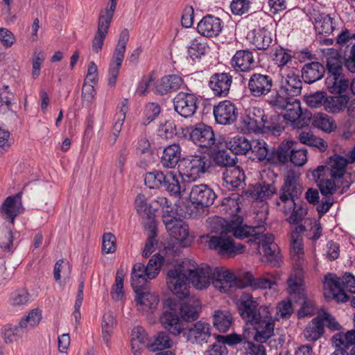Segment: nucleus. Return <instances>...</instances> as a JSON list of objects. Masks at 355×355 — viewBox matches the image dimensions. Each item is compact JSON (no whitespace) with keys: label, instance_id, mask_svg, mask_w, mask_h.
Segmentation results:
<instances>
[{"label":"nucleus","instance_id":"a211bd4d","mask_svg":"<svg viewBox=\"0 0 355 355\" xmlns=\"http://www.w3.org/2000/svg\"><path fill=\"white\" fill-rule=\"evenodd\" d=\"M259 248L262 249L263 257L270 264L275 266L279 263L280 256L279 253V248L274 242V236L272 234L261 233L257 237V242Z\"/></svg>","mask_w":355,"mask_h":355},{"label":"nucleus","instance_id":"58836bf2","mask_svg":"<svg viewBox=\"0 0 355 355\" xmlns=\"http://www.w3.org/2000/svg\"><path fill=\"white\" fill-rule=\"evenodd\" d=\"M325 85L331 94H342L349 88V80L344 74L327 75Z\"/></svg>","mask_w":355,"mask_h":355},{"label":"nucleus","instance_id":"f03ea898","mask_svg":"<svg viewBox=\"0 0 355 355\" xmlns=\"http://www.w3.org/2000/svg\"><path fill=\"white\" fill-rule=\"evenodd\" d=\"M302 193V186L300 174L288 172L284 183L279 190V198L275 201V205L284 214H291L286 220L290 224H299L307 214L305 205L296 202Z\"/></svg>","mask_w":355,"mask_h":355},{"label":"nucleus","instance_id":"052dcab7","mask_svg":"<svg viewBox=\"0 0 355 355\" xmlns=\"http://www.w3.org/2000/svg\"><path fill=\"white\" fill-rule=\"evenodd\" d=\"M239 197L238 196L233 195L230 198H225L223 202V209L232 216L231 219H235L236 216H239L238 213L241 207L239 206Z\"/></svg>","mask_w":355,"mask_h":355},{"label":"nucleus","instance_id":"13d9d810","mask_svg":"<svg viewBox=\"0 0 355 355\" xmlns=\"http://www.w3.org/2000/svg\"><path fill=\"white\" fill-rule=\"evenodd\" d=\"M293 146H294V142L292 141L282 142L276 152H272L275 159L274 163L277 162L286 163L288 159L290 160L291 150L293 148Z\"/></svg>","mask_w":355,"mask_h":355},{"label":"nucleus","instance_id":"774afa93","mask_svg":"<svg viewBox=\"0 0 355 355\" xmlns=\"http://www.w3.org/2000/svg\"><path fill=\"white\" fill-rule=\"evenodd\" d=\"M178 309L180 310L182 318L184 321H194L199 317L197 308L187 302H184L181 304H178Z\"/></svg>","mask_w":355,"mask_h":355},{"label":"nucleus","instance_id":"72a5a7b5","mask_svg":"<svg viewBox=\"0 0 355 355\" xmlns=\"http://www.w3.org/2000/svg\"><path fill=\"white\" fill-rule=\"evenodd\" d=\"M247 38L258 50L268 49L272 42L271 33L265 28H259L250 31Z\"/></svg>","mask_w":355,"mask_h":355},{"label":"nucleus","instance_id":"37998d69","mask_svg":"<svg viewBox=\"0 0 355 355\" xmlns=\"http://www.w3.org/2000/svg\"><path fill=\"white\" fill-rule=\"evenodd\" d=\"M324 334V321L320 317L313 318L304 331V336L307 340L315 341Z\"/></svg>","mask_w":355,"mask_h":355},{"label":"nucleus","instance_id":"ea45409f","mask_svg":"<svg viewBox=\"0 0 355 355\" xmlns=\"http://www.w3.org/2000/svg\"><path fill=\"white\" fill-rule=\"evenodd\" d=\"M253 159H257L259 162L266 161V163L272 164L275 162L273 157V153L270 152L267 148L266 143L262 140L254 141L251 144Z\"/></svg>","mask_w":355,"mask_h":355},{"label":"nucleus","instance_id":"3c124183","mask_svg":"<svg viewBox=\"0 0 355 355\" xmlns=\"http://www.w3.org/2000/svg\"><path fill=\"white\" fill-rule=\"evenodd\" d=\"M116 324V321L112 313L108 312L103 315L101 322L102 336L107 347H110L109 343Z\"/></svg>","mask_w":355,"mask_h":355},{"label":"nucleus","instance_id":"5fc2aeb1","mask_svg":"<svg viewBox=\"0 0 355 355\" xmlns=\"http://www.w3.org/2000/svg\"><path fill=\"white\" fill-rule=\"evenodd\" d=\"M135 208L138 214L141 216H146L148 219L155 216V209L147 202L146 198L143 194H139L135 199Z\"/></svg>","mask_w":355,"mask_h":355},{"label":"nucleus","instance_id":"864d4df0","mask_svg":"<svg viewBox=\"0 0 355 355\" xmlns=\"http://www.w3.org/2000/svg\"><path fill=\"white\" fill-rule=\"evenodd\" d=\"M166 178V173L155 170L146 174L145 184L150 189L163 188Z\"/></svg>","mask_w":355,"mask_h":355},{"label":"nucleus","instance_id":"412c9836","mask_svg":"<svg viewBox=\"0 0 355 355\" xmlns=\"http://www.w3.org/2000/svg\"><path fill=\"white\" fill-rule=\"evenodd\" d=\"M216 196L214 191L207 185L195 184L191 187L189 200L193 204L201 207H207L214 203Z\"/></svg>","mask_w":355,"mask_h":355},{"label":"nucleus","instance_id":"393cba45","mask_svg":"<svg viewBox=\"0 0 355 355\" xmlns=\"http://www.w3.org/2000/svg\"><path fill=\"white\" fill-rule=\"evenodd\" d=\"M185 86L182 77L175 74L164 76L157 80L153 88L155 93L164 95L169 92L177 91Z\"/></svg>","mask_w":355,"mask_h":355},{"label":"nucleus","instance_id":"39448f33","mask_svg":"<svg viewBox=\"0 0 355 355\" xmlns=\"http://www.w3.org/2000/svg\"><path fill=\"white\" fill-rule=\"evenodd\" d=\"M323 286L326 297L345 302L349 298L346 291L355 293V277L350 273H345L340 278L334 274L328 273L324 277Z\"/></svg>","mask_w":355,"mask_h":355},{"label":"nucleus","instance_id":"f3484780","mask_svg":"<svg viewBox=\"0 0 355 355\" xmlns=\"http://www.w3.org/2000/svg\"><path fill=\"white\" fill-rule=\"evenodd\" d=\"M189 137L195 144L202 148H211L216 144L211 127L204 123H198L191 127Z\"/></svg>","mask_w":355,"mask_h":355},{"label":"nucleus","instance_id":"5701e85b","mask_svg":"<svg viewBox=\"0 0 355 355\" xmlns=\"http://www.w3.org/2000/svg\"><path fill=\"white\" fill-rule=\"evenodd\" d=\"M223 25V21L219 17L207 15L198 22L197 31L200 35L206 37H217L221 33Z\"/></svg>","mask_w":355,"mask_h":355},{"label":"nucleus","instance_id":"6e6552de","mask_svg":"<svg viewBox=\"0 0 355 355\" xmlns=\"http://www.w3.org/2000/svg\"><path fill=\"white\" fill-rule=\"evenodd\" d=\"M210 166L209 158L203 154L189 155L183 158L179 165V173L189 181L200 178Z\"/></svg>","mask_w":355,"mask_h":355},{"label":"nucleus","instance_id":"7ed1b4c3","mask_svg":"<svg viewBox=\"0 0 355 355\" xmlns=\"http://www.w3.org/2000/svg\"><path fill=\"white\" fill-rule=\"evenodd\" d=\"M285 112L281 114H274L273 120L275 123V135H279L285 128L287 123H290L294 128H302L308 125L311 114L309 112H302L300 100L294 98L284 108Z\"/></svg>","mask_w":355,"mask_h":355},{"label":"nucleus","instance_id":"c85d7f7f","mask_svg":"<svg viewBox=\"0 0 355 355\" xmlns=\"http://www.w3.org/2000/svg\"><path fill=\"white\" fill-rule=\"evenodd\" d=\"M136 293L135 301L137 310L141 312H153L159 302V295L156 293L139 292V288L135 289Z\"/></svg>","mask_w":355,"mask_h":355},{"label":"nucleus","instance_id":"2eb2a0df","mask_svg":"<svg viewBox=\"0 0 355 355\" xmlns=\"http://www.w3.org/2000/svg\"><path fill=\"white\" fill-rule=\"evenodd\" d=\"M182 334L191 343L202 345L207 343L211 337L210 325L199 320L191 326L184 327Z\"/></svg>","mask_w":355,"mask_h":355},{"label":"nucleus","instance_id":"0eeeda50","mask_svg":"<svg viewBox=\"0 0 355 355\" xmlns=\"http://www.w3.org/2000/svg\"><path fill=\"white\" fill-rule=\"evenodd\" d=\"M189 261L184 260L181 264L170 269L166 275V284L169 290L180 299L189 296V277L187 273Z\"/></svg>","mask_w":355,"mask_h":355},{"label":"nucleus","instance_id":"f257e3e1","mask_svg":"<svg viewBox=\"0 0 355 355\" xmlns=\"http://www.w3.org/2000/svg\"><path fill=\"white\" fill-rule=\"evenodd\" d=\"M237 306L242 319L253 327L255 341L263 343L274 335L275 320L270 306L262 305L258 308V302L247 293L241 295Z\"/></svg>","mask_w":355,"mask_h":355},{"label":"nucleus","instance_id":"0e129e2a","mask_svg":"<svg viewBox=\"0 0 355 355\" xmlns=\"http://www.w3.org/2000/svg\"><path fill=\"white\" fill-rule=\"evenodd\" d=\"M15 96L7 85L0 89V112L5 113L10 110Z\"/></svg>","mask_w":355,"mask_h":355},{"label":"nucleus","instance_id":"aec40b11","mask_svg":"<svg viewBox=\"0 0 355 355\" xmlns=\"http://www.w3.org/2000/svg\"><path fill=\"white\" fill-rule=\"evenodd\" d=\"M279 88L281 93L289 97L299 96L302 89V83L300 76L292 69H290L286 73H282Z\"/></svg>","mask_w":355,"mask_h":355},{"label":"nucleus","instance_id":"6e6d98bb","mask_svg":"<svg viewBox=\"0 0 355 355\" xmlns=\"http://www.w3.org/2000/svg\"><path fill=\"white\" fill-rule=\"evenodd\" d=\"M283 94L280 92V89L276 91L268 97L267 100L268 103L275 110L282 111L293 99L288 96H284Z\"/></svg>","mask_w":355,"mask_h":355},{"label":"nucleus","instance_id":"f704fd0d","mask_svg":"<svg viewBox=\"0 0 355 355\" xmlns=\"http://www.w3.org/2000/svg\"><path fill=\"white\" fill-rule=\"evenodd\" d=\"M112 17L99 13L97 31L92 42V49L98 53L102 49Z\"/></svg>","mask_w":355,"mask_h":355},{"label":"nucleus","instance_id":"4c0bfd02","mask_svg":"<svg viewBox=\"0 0 355 355\" xmlns=\"http://www.w3.org/2000/svg\"><path fill=\"white\" fill-rule=\"evenodd\" d=\"M324 74V68L318 62H312L304 64L302 69V78L308 84L321 79Z\"/></svg>","mask_w":355,"mask_h":355},{"label":"nucleus","instance_id":"de8ad7c7","mask_svg":"<svg viewBox=\"0 0 355 355\" xmlns=\"http://www.w3.org/2000/svg\"><path fill=\"white\" fill-rule=\"evenodd\" d=\"M228 148L235 155H245L251 146V143L244 137L235 136L227 143Z\"/></svg>","mask_w":355,"mask_h":355},{"label":"nucleus","instance_id":"79ce46f5","mask_svg":"<svg viewBox=\"0 0 355 355\" xmlns=\"http://www.w3.org/2000/svg\"><path fill=\"white\" fill-rule=\"evenodd\" d=\"M209 51L207 42L202 37H198L192 40L188 46V54L193 60L200 59Z\"/></svg>","mask_w":355,"mask_h":355},{"label":"nucleus","instance_id":"680f3d73","mask_svg":"<svg viewBox=\"0 0 355 355\" xmlns=\"http://www.w3.org/2000/svg\"><path fill=\"white\" fill-rule=\"evenodd\" d=\"M313 124L325 132H331L335 128L332 119L323 113L314 115Z\"/></svg>","mask_w":355,"mask_h":355},{"label":"nucleus","instance_id":"6ab92c4d","mask_svg":"<svg viewBox=\"0 0 355 355\" xmlns=\"http://www.w3.org/2000/svg\"><path fill=\"white\" fill-rule=\"evenodd\" d=\"M287 292L293 298L297 301L306 299L304 272L301 266L295 267L287 279Z\"/></svg>","mask_w":355,"mask_h":355},{"label":"nucleus","instance_id":"c03bdc74","mask_svg":"<svg viewBox=\"0 0 355 355\" xmlns=\"http://www.w3.org/2000/svg\"><path fill=\"white\" fill-rule=\"evenodd\" d=\"M148 272L146 270L144 264L136 263L132 270L131 285L133 289L141 288L148 279L147 275Z\"/></svg>","mask_w":355,"mask_h":355},{"label":"nucleus","instance_id":"2f4dec72","mask_svg":"<svg viewBox=\"0 0 355 355\" xmlns=\"http://www.w3.org/2000/svg\"><path fill=\"white\" fill-rule=\"evenodd\" d=\"M163 189L170 195L180 198L187 189L184 177L180 173L177 174L174 171H167Z\"/></svg>","mask_w":355,"mask_h":355},{"label":"nucleus","instance_id":"c9c22d12","mask_svg":"<svg viewBox=\"0 0 355 355\" xmlns=\"http://www.w3.org/2000/svg\"><path fill=\"white\" fill-rule=\"evenodd\" d=\"M254 122L262 129V132H270L275 135V123L273 114L268 116L264 110L259 107H252L248 113Z\"/></svg>","mask_w":355,"mask_h":355},{"label":"nucleus","instance_id":"9b49d317","mask_svg":"<svg viewBox=\"0 0 355 355\" xmlns=\"http://www.w3.org/2000/svg\"><path fill=\"white\" fill-rule=\"evenodd\" d=\"M175 111L184 118L193 116L198 107L200 103L199 96L191 92H180L178 93L173 100Z\"/></svg>","mask_w":355,"mask_h":355},{"label":"nucleus","instance_id":"a18cd8bd","mask_svg":"<svg viewBox=\"0 0 355 355\" xmlns=\"http://www.w3.org/2000/svg\"><path fill=\"white\" fill-rule=\"evenodd\" d=\"M316 32L321 35H329L334 30L333 19L325 13H320L314 17Z\"/></svg>","mask_w":355,"mask_h":355},{"label":"nucleus","instance_id":"e433bc0d","mask_svg":"<svg viewBox=\"0 0 355 355\" xmlns=\"http://www.w3.org/2000/svg\"><path fill=\"white\" fill-rule=\"evenodd\" d=\"M181 147L178 144H173L166 147L161 157V164L164 168H173L180 162Z\"/></svg>","mask_w":355,"mask_h":355},{"label":"nucleus","instance_id":"a19ab883","mask_svg":"<svg viewBox=\"0 0 355 355\" xmlns=\"http://www.w3.org/2000/svg\"><path fill=\"white\" fill-rule=\"evenodd\" d=\"M326 60L327 75L343 74L342 58L338 51L332 48L327 49Z\"/></svg>","mask_w":355,"mask_h":355},{"label":"nucleus","instance_id":"c756f323","mask_svg":"<svg viewBox=\"0 0 355 355\" xmlns=\"http://www.w3.org/2000/svg\"><path fill=\"white\" fill-rule=\"evenodd\" d=\"M347 164L345 157L335 155L329 158L327 166H319L318 168L325 171L330 177L340 180L344 177Z\"/></svg>","mask_w":355,"mask_h":355},{"label":"nucleus","instance_id":"603ef678","mask_svg":"<svg viewBox=\"0 0 355 355\" xmlns=\"http://www.w3.org/2000/svg\"><path fill=\"white\" fill-rule=\"evenodd\" d=\"M348 101V98L343 95L338 96H327L324 107L328 112L338 113L345 107Z\"/></svg>","mask_w":355,"mask_h":355},{"label":"nucleus","instance_id":"4be33fe9","mask_svg":"<svg viewBox=\"0 0 355 355\" xmlns=\"http://www.w3.org/2000/svg\"><path fill=\"white\" fill-rule=\"evenodd\" d=\"M211 283L221 293H228L236 286V277L230 270L215 268Z\"/></svg>","mask_w":355,"mask_h":355},{"label":"nucleus","instance_id":"b1692460","mask_svg":"<svg viewBox=\"0 0 355 355\" xmlns=\"http://www.w3.org/2000/svg\"><path fill=\"white\" fill-rule=\"evenodd\" d=\"M23 211L21 196L17 193L6 198L0 207V214L3 218L14 223L15 218Z\"/></svg>","mask_w":355,"mask_h":355},{"label":"nucleus","instance_id":"1a4fd4ad","mask_svg":"<svg viewBox=\"0 0 355 355\" xmlns=\"http://www.w3.org/2000/svg\"><path fill=\"white\" fill-rule=\"evenodd\" d=\"M178 303L172 299H167L164 302V310L159 317L162 327L170 334L178 336L184 330L182 320L178 315Z\"/></svg>","mask_w":355,"mask_h":355},{"label":"nucleus","instance_id":"09e8293b","mask_svg":"<svg viewBox=\"0 0 355 355\" xmlns=\"http://www.w3.org/2000/svg\"><path fill=\"white\" fill-rule=\"evenodd\" d=\"M31 302V295L24 288H19L10 293L9 296L10 304L16 308L24 309Z\"/></svg>","mask_w":355,"mask_h":355},{"label":"nucleus","instance_id":"dca6fc26","mask_svg":"<svg viewBox=\"0 0 355 355\" xmlns=\"http://www.w3.org/2000/svg\"><path fill=\"white\" fill-rule=\"evenodd\" d=\"M214 116L216 121L221 125H231L239 116V110L236 105L228 100L220 101L214 105Z\"/></svg>","mask_w":355,"mask_h":355},{"label":"nucleus","instance_id":"cd10ccee","mask_svg":"<svg viewBox=\"0 0 355 355\" xmlns=\"http://www.w3.org/2000/svg\"><path fill=\"white\" fill-rule=\"evenodd\" d=\"M232 76L229 73H216L209 80V85L216 96L225 97L230 92Z\"/></svg>","mask_w":355,"mask_h":355},{"label":"nucleus","instance_id":"7c9ffc66","mask_svg":"<svg viewBox=\"0 0 355 355\" xmlns=\"http://www.w3.org/2000/svg\"><path fill=\"white\" fill-rule=\"evenodd\" d=\"M277 189L272 184L261 182L249 188L245 191V196L252 201L264 202L270 198Z\"/></svg>","mask_w":355,"mask_h":355},{"label":"nucleus","instance_id":"9d476101","mask_svg":"<svg viewBox=\"0 0 355 355\" xmlns=\"http://www.w3.org/2000/svg\"><path fill=\"white\" fill-rule=\"evenodd\" d=\"M129 37L128 30L126 28L123 29L120 33L118 43L114 49L112 58L109 66L107 82L108 85L111 87H114L116 85L119 70L124 59L126 44L129 40Z\"/></svg>","mask_w":355,"mask_h":355},{"label":"nucleus","instance_id":"69168bd1","mask_svg":"<svg viewBox=\"0 0 355 355\" xmlns=\"http://www.w3.org/2000/svg\"><path fill=\"white\" fill-rule=\"evenodd\" d=\"M163 260V257L160 256L158 254L153 255L150 259L147 266H145L146 270L148 272L147 276L150 279H153L157 276L160 271Z\"/></svg>","mask_w":355,"mask_h":355},{"label":"nucleus","instance_id":"423d86ee","mask_svg":"<svg viewBox=\"0 0 355 355\" xmlns=\"http://www.w3.org/2000/svg\"><path fill=\"white\" fill-rule=\"evenodd\" d=\"M214 225H222L224 226L226 233L232 234L236 238L243 239L248 237H252L249 239L250 242H257V237L265 231L264 226H247L243 225L241 216H236L235 219H225L216 216L212 219Z\"/></svg>","mask_w":355,"mask_h":355},{"label":"nucleus","instance_id":"bf43d9fd","mask_svg":"<svg viewBox=\"0 0 355 355\" xmlns=\"http://www.w3.org/2000/svg\"><path fill=\"white\" fill-rule=\"evenodd\" d=\"M237 128L244 134L262 132V129L254 122V120H253L248 114L241 117Z\"/></svg>","mask_w":355,"mask_h":355},{"label":"nucleus","instance_id":"4468645a","mask_svg":"<svg viewBox=\"0 0 355 355\" xmlns=\"http://www.w3.org/2000/svg\"><path fill=\"white\" fill-rule=\"evenodd\" d=\"M273 86V78L267 73H254L250 76L248 83V88L251 95L256 98L269 94Z\"/></svg>","mask_w":355,"mask_h":355},{"label":"nucleus","instance_id":"e2e57ef3","mask_svg":"<svg viewBox=\"0 0 355 355\" xmlns=\"http://www.w3.org/2000/svg\"><path fill=\"white\" fill-rule=\"evenodd\" d=\"M42 318L41 311L37 309L30 311L26 316L23 317L19 322L22 329L32 327L39 324Z\"/></svg>","mask_w":355,"mask_h":355},{"label":"nucleus","instance_id":"20e7f679","mask_svg":"<svg viewBox=\"0 0 355 355\" xmlns=\"http://www.w3.org/2000/svg\"><path fill=\"white\" fill-rule=\"evenodd\" d=\"M211 229L212 232H220V235L202 236L210 249L216 250L220 256L226 257H234L244 252L245 245L241 243H235L227 235L228 233L225 232L224 226L214 225L211 221Z\"/></svg>","mask_w":355,"mask_h":355},{"label":"nucleus","instance_id":"f8f14e48","mask_svg":"<svg viewBox=\"0 0 355 355\" xmlns=\"http://www.w3.org/2000/svg\"><path fill=\"white\" fill-rule=\"evenodd\" d=\"M187 261L190 262L187 270L189 282L197 289L207 288L212 282L214 269L207 265L198 266L193 260Z\"/></svg>","mask_w":355,"mask_h":355},{"label":"nucleus","instance_id":"8fccbe9b","mask_svg":"<svg viewBox=\"0 0 355 355\" xmlns=\"http://www.w3.org/2000/svg\"><path fill=\"white\" fill-rule=\"evenodd\" d=\"M332 339L336 348L347 351L351 346L355 345V329L346 333H338L333 336Z\"/></svg>","mask_w":355,"mask_h":355},{"label":"nucleus","instance_id":"4d7b16f0","mask_svg":"<svg viewBox=\"0 0 355 355\" xmlns=\"http://www.w3.org/2000/svg\"><path fill=\"white\" fill-rule=\"evenodd\" d=\"M302 239L291 238V257L295 267H300L303 262L304 251L302 244Z\"/></svg>","mask_w":355,"mask_h":355},{"label":"nucleus","instance_id":"ddd939ff","mask_svg":"<svg viewBox=\"0 0 355 355\" xmlns=\"http://www.w3.org/2000/svg\"><path fill=\"white\" fill-rule=\"evenodd\" d=\"M163 222L171 236L178 241L181 246L187 247L190 245L192 239L185 222L170 216H164Z\"/></svg>","mask_w":355,"mask_h":355},{"label":"nucleus","instance_id":"49530a36","mask_svg":"<svg viewBox=\"0 0 355 355\" xmlns=\"http://www.w3.org/2000/svg\"><path fill=\"white\" fill-rule=\"evenodd\" d=\"M233 323L232 315L225 311H216L214 314L213 324L220 332H227Z\"/></svg>","mask_w":355,"mask_h":355},{"label":"nucleus","instance_id":"338daca9","mask_svg":"<svg viewBox=\"0 0 355 355\" xmlns=\"http://www.w3.org/2000/svg\"><path fill=\"white\" fill-rule=\"evenodd\" d=\"M173 341L165 332H159L155 337L154 342L149 346L152 351L163 350L171 348Z\"/></svg>","mask_w":355,"mask_h":355},{"label":"nucleus","instance_id":"bb28decb","mask_svg":"<svg viewBox=\"0 0 355 355\" xmlns=\"http://www.w3.org/2000/svg\"><path fill=\"white\" fill-rule=\"evenodd\" d=\"M254 64L253 53L248 49L236 51L230 61L232 67L237 72H248Z\"/></svg>","mask_w":355,"mask_h":355},{"label":"nucleus","instance_id":"a878e982","mask_svg":"<svg viewBox=\"0 0 355 355\" xmlns=\"http://www.w3.org/2000/svg\"><path fill=\"white\" fill-rule=\"evenodd\" d=\"M313 176L323 196L333 195L340 189V180L330 177L325 171L317 168L313 171Z\"/></svg>","mask_w":355,"mask_h":355},{"label":"nucleus","instance_id":"473e14b6","mask_svg":"<svg viewBox=\"0 0 355 355\" xmlns=\"http://www.w3.org/2000/svg\"><path fill=\"white\" fill-rule=\"evenodd\" d=\"M245 179L244 171L236 164L229 166L223 171V180L228 189L239 187L243 183Z\"/></svg>","mask_w":355,"mask_h":355}]
</instances>
